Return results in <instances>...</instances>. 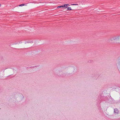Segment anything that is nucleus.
<instances>
[{
    "instance_id": "nucleus-6",
    "label": "nucleus",
    "mask_w": 120,
    "mask_h": 120,
    "mask_svg": "<svg viewBox=\"0 0 120 120\" xmlns=\"http://www.w3.org/2000/svg\"><path fill=\"white\" fill-rule=\"evenodd\" d=\"M63 5V7H65L67 6L66 4H65L64 5Z\"/></svg>"
},
{
    "instance_id": "nucleus-4",
    "label": "nucleus",
    "mask_w": 120,
    "mask_h": 120,
    "mask_svg": "<svg viewBox=\"0 0 120 120\" xmlns=\"http://www.w3.org/2000/svg\"><path fill=\"white\" fill-rule=\"evenodd\" d=\"M67 9L68 10H72L71 8L70 7H68L67 8Z\"/></svg>"
},
{
    "instance_id": "nucleus-10",
    "label": "nucleus",
    "mask_w": 120,
    "mask_h": 120,
    "mask_svg": "<svg viewBox=\"0 0 120 120\" xmlns=\"http://www.w3.org/2000/svg\"><path fill=\"white\" fill-rule=\"evenodd\" d=\"M39 65H38V66H37V67H39V66H38Z\"/></svg>"
},
{
    "instance_id": "nucleus-1",
    "label": "nucleus",
    "mask_w": 120,
    "mask_h": 120,
    "mask_svg": "<svg viewBox=\"0 0 120 120\" xmlns=\"http://www.w3.org/2000/svg\"><path fill=\"white\" fill-rule=\"evenodd\" d=\"M111 41L117 40V36H113L111 37L110 39Z\"/></svg>"
},
{
    "instance_id": "nucleus-7",
    "label": "nucleus",
    "mask_w": 120,
    "mask_h": 120,
    "mask_svg": "<svg viewBox=\"0 0 120 120\" xmlns=\"http://www.w3.org/2000/svg\"><path fill=\"white\" fill-rule=\"evenodd\" d=\"M24 4H21L20 5H19V6H24Z\"/></svg>"
},
{
    "instance_id": "nucleus-2",
    "label": "nucleus",
    "mask_w": 120,
    "mask_h": 120,
    "mask_svg": "<svg viewBox=\"0 0 120 120\" xmlns=\"http://www.w3.org/2000/svg\"><path fill=\"white\" fill-rule=\"evenodd\" d=\"M114 112L115 114H118L119 113V111L117 108H115L114 110Z\"/></svg>"
},
{
    "instance_id": "nucleus-8",
    "label": "nucleus",
    "mask_w": 120,
    "mask_h": 120,
    "mask_svg": "<svg viewBox=\"0 0 120 120\" xmlns=\"http://www.w3.org/2000/svg\"><path fill=\"white\" fill-rule=\"evenodd\" d=\"M66 4V6H69V4Z\"/></svg>"
},
{
    "instance_id": "nucleus-9",
    "label": "nucleus",
    "mask_w": 120,
    "mask_h": 120,
    "mask_svg": "<svg viewBox=\"0 0 120 120\" xmlns=\"http://www.w3.org/2000/svg\"><path fill=\"white\" fill-rule=\"evenodd\" d=\"M77 4H72V5H76Z\"/></svg>"
},
{
    "instance_id": "nucleus-11",
    "label": "nucleus",
    "mask_w": 120,
    "mask_h": 120,
    "mask_svg": "<svg viewBox=\"0 0 120 120\" xmlns=\"http://www.w3.org/2000/svg\"><path fill=\"white\" fill-rule=\"evenodd\" d=\"M1 5L0 4V6Z\"/></svg>"
},
{
    "instance_id": "nucleus-5",
    "label": "nucleus",
    "mask_w": 120,
    "mask_h": 120,
    "mask_svg": "<svg viewBox=\"0 0 120 120\" xmlns=\"http://www.w3.org/2000/svg\"><path fill=\"white\" fill-rule=\"evenodd\" d=\"M61 7H63V6L62 5L60 6H58L57 7V8H61Z\"/></svg>"
},
{
    "instance_id": "nucleus-3",
    "label": "nucleus",
    "mask_w": 120,
    "mask_h": 120,
    "mask_svg": "<svg viewBox=\"0 0 120 120\" xmlns=\"http://www.w3.org/2000/svg\"><path fill=\"white\" fill-rule=\"evenodd\" d=\"M120 41V36H117V40Z\"/></svg>"
}]
</instances>
